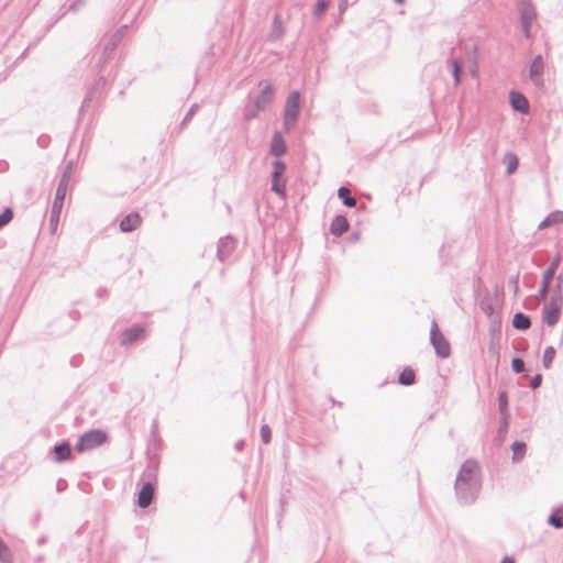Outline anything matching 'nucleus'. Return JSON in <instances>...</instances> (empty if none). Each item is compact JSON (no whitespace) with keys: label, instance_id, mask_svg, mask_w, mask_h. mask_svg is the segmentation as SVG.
Listing matches in <instances>:
<instances>
[{"label":"nucleus","instance_id":"ea45409f","mask_svg":"<svg viewBox=\"0 0 563 563\" xmlns=\"http://www.w3.org/2000/svg\"><path fill=\"white\" fill-rule=\"evenodd\" d=\"M60 212H62V209H54V207H52L51 219H49L51 225L58 223Z\"/></svg>","mask_w":563,"mask_h":563},{"label":"nucleus","instance_id":"f3484780","mask_svg":"<svg viewBox=\"0 0 563 563\" xmlns=\"http://www.w3.org/2000/svg\"><path fill=\"white\" fill-rule=\"evenodd\" d=\"M349 230V221L344 216H336L331 223L330 231L335 236H341Z\"/></svg>","mask_w":563,"mask_h":563},{"label":"nucleus","instance_id":"6ab92c4d","mask_svg":"<svg viewBox=\"0 0 563 563\" xmlns=\"http://www.w3.org/2000/svg\"><path fill=\"white\" fill-rule=\"evenodd\" d=\"M71 449L69 443L62 442L54 446V460L56 462H64L70 457Z\"/></svg>","mask_w":563,"mask_h":563},{"label":"nucleus","instance_id":"a211bd4d","mask_svg":"<svg viewBox=\"0 0 563 563\" xmlns=\"http://www.w3.org/2000/svg\"><path fill=\"white\" fill-rule=\"evenodd\" d=\"M126 25H123L121 26L110 38V41L108 42V44L104 46V52L103 54L104 55H109L111 54L115 47L118 46V44L122 41L124 34H125V31H126Z\"/></svg>","mask_w":563,"mask_h":563},{"label":"nucleus","instance_id":"f03ea898","mask_svg":"<svg viewBox=\"0 0 563 563\" xmlns=\"http://www.w3.org/2000/svg\"><path fill=\"white\" fill-rule=\"evenodd\" d=\"M260 87H262L261 92L255 97L253 106L245 109L244 118L247 121L255 119L257 114L266 110L273 101L274 86L271 82L261 81Z\"/></svg>","mask_w":563,"mask_h":563},{"label":"nucleus","instance_id":"de8ad7c7","mask_svg":"<svg viewBox=\"0 0 563 563\" xmlns=\"http://www.w3.org/2000/svg\"><path fill=\"white\" fill-rule=\"evenodd\" d=\"M243 444H244V443H243V441H240V442H238V443L235 444V446H236V449H238V450H241V449H242V446H243Z\"/></svg>","mask_w":563,"mask_h":563},{"label":"nucleus","instance_id":"1a4fd4ad","mask_svg":"<svg viewBox=\"0 0 563 563\" xmlns=\"http://www.w3.org/2000/svg\"><path fill=\"white\" fill-rule=\"evenodd\" d=\"M274 170L272 173V190L277 195L285 197V185L280 184L279 178L286 170V165L282 161H274Z\"/></svg>","mask_w":563,"mask_h":563},{"label":"nucleus","instance_id":"5701e85b","mask_svg":"<svg viewBox=\"0 0 563 563\" xmlns=\"http://www.w3.org/2000/svg\"><path fill=\"white\" fill-rule=\"evenodd\" d=\"M338 196L342 199L344 206L350 208L356 206V199L351 197V191L347 187H340L338 190Z\"/></svg>","mask_w":563,"mask_h":563},{"label":"nucleus","instance_id":"9b49d317","mask_svg":"<svg viewBox=\"0 0 563 563\" xmlns=\"http://www.w3.org/2000/svg\"><path fill=\"white\" fill-rule=\"evenodd\" d=\"M235 243L232 238H221L218 243L217 256L221 262H224L229 255L234 251Z\"/></svg>","mask_w":563,"mask_h":563},{"label":"nucleus","instance_id":"2f4dec72","mask_svg":"<svg viewBox=\"0 0 563 563\" xmlns=\"http://www.w3.org/2000/svg\"><path fill=\"white\" fill-rule=\"evenodd\" d=\"M13 218V212L10 208H5L2 213H0V229L7 225Z\"/></svg>","mask_w":563,"mask_h":563},{"label":"nucleus","instance_id":"f257e3e1","mask_svg":"<svg viewBox=\"0 0 563 563\" xmlns=\"http://www.w3.org/2000/svg\"><path fill=\"white\" fill-rule=\"evenodd\" d=\"M457 500L463 505L473 504L481 492L482 481L479 465L474 460H466L457 473L455 484Z\"/></svg>","mask_w":563,"mask_h":563},{"label":"nucleus","instance_id":"c85d7f7f","mask_svg":"<svg viewBox=\"0 0 563 563\" xmlns=\"http://www.w3.org/2000/svg\"><path fill=\"white\" fill-rule=\"evenodd\" d=\"M554 356H555V349L553 346L545 347L544 353H543V358H542V364L545 368H550Z\"/></svg>","mask_w":563,"mask_h":563},{"label":"nucleus","instance_id":"49530a36","mask_svg":"<svg viewBox=\"0 0 563 563\" xmlns=\"http://www.w3.org/2000/svg\"><path fill=\"white\" fill-rule=\"evenodd\" d=\"M65 484H66V483H65L64 481H62V479H60V481L57 483V490H59V492H60V490L63 489V485H65Z\"/></svg>","mask_w":563,"mask_h":563},{"label":"nucleus","instance_id":"7ed1b4c3","mask_svg":"<svg viewBox=\"0 0 563 563\" xmlns=\"http://www.w3.org/2000/svg\"><path fill=\"white\" fill-rule=\"evenodd\" d=\"M300 113V92L298 90L291 91L285 103L284 108V126L288 132L297 122Z\"/></svg>","mask_w":563,"mask_h":563},{"label":"nucleus","instance_id":"a18cd8bd","mask_svg":"<svg viewBox=\"0 0 563 563\" xmlns=\"http://www.w3.org/2000/svg\"><path fill=\"white\" fill-rule=\"evenodd\" d=\"M500 563H515V560L510 556H505Z\"/></svg>","mask_w":563,"mask_h":563},{"label":"nucleus","instance_id":"09e8293b","mask_svg":"<svg viewBox=\"0 0 563 563\" xmlns=\"http://www.w3.org/2000/svg\"><path fill=\"white\" fill-rule=\"evenodd\" d=\"M514 284H515V289L517 290V288H518V277L514 278Z\"/></svg>","mask_w":563,"mask_h":563},{"label":"nucleus","instance_id":"ddd939ff","mask_svg":"<svg viewBox=\"0 0 563 563\" xmlns=\"http://www.w3.org/2000/svg\"><path fill=\"white\" fill-rule=\"evenodd\" d=\"M154 498V486L152 483H145L139 492L137 505L141 508H147Z\"/></svg>","mask_w":563,"mask_h":563},{"label":"nucleus","instance_id":"4c0bfd02","mask_svg":"<svg viewBox=\"0 0 563 563\" xmlns=\"http://www.w3.org/2000/svg\"><path fill=\"white\" fill-rule=\"evenodd\" d=\"M498 402H499L500 411L504 412L508 406V398H507V394L505 391L499 393Z\"/></svg>","mask_w":563,"mask_h":563},{"label":"nucleus","instance_id":"f704fd0d","mask_svg":"<svg viewBox=\"0 0 563 563\" xmlns=\"http://www.w3.org/2000/svg\"><path fill=\"white\" fill-rule=\"evenodd\" d=\"M511 367L515 373H522L525 371V362L519 357H515L511 362Z\"/></svg>","mask_w":563,"mask_h":563},{"label":"nucleus","instance_id":"58836bf2","mask_svg":"<svg viewBox=\"0 0 563 563\" xmlns=\"http://www.w3.org/2000/svg\"><path fill=\"white\" fill-rule=\"evenodd\" d=\"M551 224L563 222V211H556L548 216Z\"/></svg>","mask_w":563,"mask_h":563},{"label":"nucleus","instance_id":"72a5a7b5","mask_svg":"<svg viewBox=\"0 0 563 563\" xmlns=\"http://www.w3.org/2000/svg\"><path fill=\"white\" fill-rule=\"evenodd\" d=\"M327 8H328L327 0H318L314 11H313V15L317 18L320 16L327 10Z\"/></svg>","mask_w":563,"mask_h":563},{"label":"nucleus","instance_id":"3c124183","mask_svg":"<svg viewBox=\"0 0 563 563\" xmlns=\"http://www.w3.org/2000/svg\"><path fill=\"white\" fill-rule=\"evenodd\" d=\"M398 4H402L405 0H394Z\"/></svg>","mask_w":563,"mask_h":563},{"label":"nucleus","instance_id":"7c9ffc66","mask_svg":"<svg viewBox=\"0 0 563 563\" xmlns=\"http://www.w3.org/2000/svg\"><path fill=\"white\" fill-rule=\"evenodd\" d=\"M551 297L553 298H563V276L559 275L556 277V284L552 289Z\"/></svg>","mask_w":563,"mask_h":563},{"label":"nucleus","instance_id":"4468645a","mask_svg":"<svg viewBox=\"0 0 563 563\" xmlns=\"http://www.w3.org/2000/svg\"><path fill=\"white\" fill-rule=\"evenodd\" d=\"M518 9L520 13V22L532 23L534 21L537 12L534 5L530 1H520Z\"/></svg>","mask_w":563,"mask_h":563},{"label":"nucleus","instance_id":"0eeeda50","mask_svg":"<svg viewBox=\"0 0 563 563\" xmlns=\"http://www.w3.org/2000/svg\"><path fill=\"white\" fill-rule=\"evenodd\" d=\"M70 181V166L67 167V169L63 173L62 178L59 179L55 199L53 201L54 209H63L64 200L68 190Z\"/></svg>","mask_w":563,"mask_h":563},{"label":"nucleus","instance_id":"aec40b11","mask_svg":"<svg viewBox=\"0 0 563 563\" xmlns=\"http://www.w3.org/2000/svg\"><path fill=\"white\" fill-rule=\"evenodd\" d=\"M512 325L517 330H528L531 325V320L527 314L517 312L514 316Z\"/></svg>","mask_w":563,"mask_h":563},{"label":"nucleus","instance_id":"423d86ee","mask_svg":"<svg viewBox=\"0 0 563 563\" xmlns=\"http://www.w3.org/2000/svg\"><path fill=\"white\" fill-rule=\"evenodd\" d=\"M562 308L563 298L550 297L549 302L542 309L543 321L550 327L555 325L560 319Z\"/></svg>","mask_w":563,"mask_h":563},{"label":"nucleus","instance_id":"9d476101","mask_svg":"<svg viewBox=\"0 0 563 563\" xmlns=\"http://www.w3.org/2000/svg\"><path fill=\"white\" fill-rule=\"evenodd\" d=\"M144 333H145V329L142 325L135 324V325L126 329L122 333L121 344L122 345L131 344V343L137 341L139 339L143 338Z\"/></svg>","mask_w":563,"mask_h":563},{"label":"nucleus","instance_id":"f8f14e48","mask_svg":"<svg viewBox=\"0 0 563 563\" xmlns=\"http://www.w3.org/2000/svg\"><path fill=\"white\" fill-rule=\"evenodd\" d=\"M142 223V218L137 212H131L125 216L120 222V230L122 232H132L136 230Z\"/></svg>","mask_w":563,"mask_h":563},{"label":"nucleus","instance_id":"b1692460","mask_svg":"<svg viewBox=\"0 0 563 563\" xmlns=\"http://www.w3.org/2000/svg\"><path fill=\"white\" fill-rule=\"evenodd\" d=\"M504 162L507 164V174H514L519 165V159L516 154L508 152L505 154Z\"/></svg>","mask_w":563,"mask_h":563},{"label":"nucleus","instance_id":"20e7f679","mask_svg":"<svg viewBox=\"0 0 563 563\" xmlns=\"http://www.w3.org/2000/svg\"><path fill=\"white\" fill-rule=\"evenodd\" d=\"M106 440H107V434L102 430H98V429L90 430V431L84 433L79 438V440L76 443L75 449L78 452H84V451L91 450V449H95V448L101 445L102 443L106 442Z\"/></svg>","mask_w":563,"mask_h":563},{"label":"nucleus","instance_id":"8fccbe9b","mask_svg":"<svg viewBox=\"0 0 563 563\" xmlns=\"http://www.w3.org/2000/svg\"><path fill=\"white\" fill-rule=\"evenodd\" d=\"M76 8H77L76 2H74V3H71V4H70V9L76 10Z\"/></svg>","mask_w":563,"mask_h":563},{"label":"nucleus","instance_id":"c9c22d12","mask_svg":"<svg viewBox=\"0 0 563 563\" xmlns=\"http://www.w3.org/2000/svg\"><path fill=\"white\" fill-rule=\"evenodd\" d=\"M549 287H550V282L542 279V285H541V287L539 289L537 298L538 299H544L547 294H548V291H549Z\"/></svg>","mask_w":563,"mask_h":563},{"label":"nucleus","instance_id":"c03bdc74","mask_svg":"<svg viewBox=\"0 0 563 563\" xmlns=\"http://www.w3.org/2000/svg\"><path fill=\"white\" fill-rule=\"evenodd\" d=\"M347 7V0H340V3H339V9L340 11H344Z\"/></svg>","mask_w":563,"mask_h":563},{"label":"nucleus","instance_id":"37998d69","mask_svg":"<svg viewBox=\"0 0 563 563\" xmlns=\"http://www.w3.org/2000/svg\"><path fill=\"white\" fill-rule=\"evenodd\" d=\"M551 221L549 220V217H547L539 225V229H544L545 227L550 225Z\"/></svg>","mask_w":563,"mask_h":563},{"label":"nucleus","instance_id":"a878e982","mask_svg":"<svg viewBox=\"0 0 563 563\" xmlns=\"http://www.w3.org/2000/svg\"><path fill=\"white\" fill-rule=\"evenodd\" d=\"M451 65L452 68V75L454 78V84L457 86L461 82V62L456 58L449 59L448 62Z\"/></svg>","mask_w":563,"mask_h":563},{"label":"nucleus","instance_id":"cd10ccee","mask_svg":"<svg viewBox=\"0 0 563 563\" xmlns=\"http://www.w3.org/2000/svg\"><path fill=\"white\" fill-rule=\"evenodd\" d=\"M511 449L514 452L512 460L518 462L523 457L526 453V443L516 441L512 443Z\"/></svg>","mask_w":563,"mask_h":563},{"label":"nucleus","instance_id":"4be33fe9","mask_svg":"<svg viewBox=\"0 0 563 563\" xmlns=\"http://www.w3.org/2000/svg\"><path fill=\"white\" fill-rule=\"evenodd\" d=\"M548 523L555 529L563 528V506L555 509L548 518Z\"/></svg>","mask_w":563,"mask_h":563},{"label":"nucleus","instance_id":"bb28decb","mask_svg":"<svg viewBox=\"0 0 563 563\" xmlns=\"http://www.w3.org/2000/svg\"><path fill=\"white\" fill-rule=\"evenodd\" d=\"M104 85L103 78H100L96 85L88 91L87 96L85 97L81 109H85L89 106L90 101L93 99L96 91Z\"/></svg>","mask_w":563,"mask_h":563},{"label":"nucleus","instance_id":"2eb2a0df","mask_svg":"<svg viewBox=\"0 0 563 563\" xmlns=\"http://www.w3.org/2000/svg\"><path fill=\"white\" fill-rule=\"evenodd\" d=\"M287 152L286 143L280 132H275L272 139L269 153L275 157H280Z\"/></svg>","mask_w":563,"mask_h":563},{"label":"nucleus","instance_id":"a19ab883","mask_svg":"<svg viewBox=\"0 0 563 563\" xmlns=\"http://www.w3.org/2000/svg\"><path fill=\"white\" fill-rule=\"evenodd\" d=\"M531 25L532 23L530 22H521L522 33L527 38L531 36Z\"/></svg>","mask_w":563,"mask_h":563},{"label":"nucleus","instance_id":"412c9836","mask_svg":"<svg viewBox=\"0 0 563 563\" xmlns=\"http://www.w3.org/2000/svg\"><path fill=\"white\" fill-rule=\"evenodd\" d=\"M561 261H562V256L560 254H556L554 256V258L552 260L551 264L549 265V267L543 272L542 279L551 283Z\"/></svg>","mask_w":563,"mask_h":563},{"label":"nucleus","instance_id":"39448f33","mask_svg":"<svg viewBox=\"0 0 563 563\" xmlns=\"http://www.w3.org/2000/svg\"><path fill=\"white\" fill-rule=\"evenodd\" d=\"M430 342L435 350V353L441 358H446L451 354V347L449 341L439 330L438 323L432 321L430 330Z\"/></svg>","mask_w":563,"mask_h":563},{"label":"nucleus","instance_id":"393cba45","mask_svg":"<svg viewBox=\"0 0 563 563\" xmlns=\"http://www.w3.org/2000/svg\"><path fill=\"white\" fill-rule=\"evenodd\" d=\"M416 374L411 368H405L398 376V383L404 386H410L415 383Z\"/></svg>","mask_w":563,"mask_h":563},{"label":"nucleus","instance_id":"79ce46f5","mask_svg":"<svg viewBox=\"0 0 563 563\" xmlns=\"http://www.w3.org/2000/svg\"><path fill=\"white\" fill-rule=\"evenodd\" d=\"M541 382H542V376L541 374H537L532 377L531 382H530V387L532 389H537L540 385H541Z\"/></svg>","mask_w":563,"mask_h":563},{"label":"nucleus","instance_id":"6e6552de","mask_svg":"<svg viewBox=\"0 0 563 563\" xmlns=\"http://www.w3.org/2000/svg\"><path fill=\"white\" fill-rule=\"evenodd\" d=\"M543 71H544V62L542 55H537L530 65L529 68V77L532 82L538 86H543Z\"/></svg>","mask_w":563,"mask_h":563},{"label":"nucleus","instance_id":"e433bc0d","mask_svg":"<svg viewBox=\"0 0 563 563\" xmlns=\"http://www.w3.org/2000/svg\"><path fill=\"white\" fill-rule=\"evenodd\" d=\"M197 108H198L197 104H192L191 106V108L189 109V111L187 112V114L185 115V118L183 119V121L180 123V128L181 129L191 120V118L195 114Z\"/></svg>","mask_w":563,"mask_h":563},{"label":"nucleus","instance_id":"473e14b6","mask_svg":"<svg viewBox=\"0 0 563 563\" xmlns=\"http://www.w3.org/2000/svg\"><path fill=\"white\" fill-rule=\"evenodd\" d=\"M261 439L262 441L267 444L271 442L272 439V431L271 428L267 424H263L261 427Z\"/></svg>","mask_w":563,"mask_h":563},{"label":"nucleus","instance_id":"c756f323","mask_svg":"<svg viewBox=\"0 0 563 563\" xmlns=\"http://www.w3.org/2000/svg\"><path fill=\"white\" fill-rule=\"evenodd\" d=\"M12 559V554L8 545L0 539V561L4 563H10Z\"/></svg>","mask_w":563,"mask_h":563},{"label":"nucleus","instance_id":"dca6fc26","mask_svg":"<svg viewBox=\"0 0 563 563\" xmlns=\"http://www.w3.org/2000/svg\"><path fill=\"white\" fill-rule=\"evenodd\" d=\"M509 97H510L511 107L516 111L525 113V114L529 112V102L522 93L517 92V91H511Z\"/></svg>","mask_w":563,"mask_h":563}]
</instances>
